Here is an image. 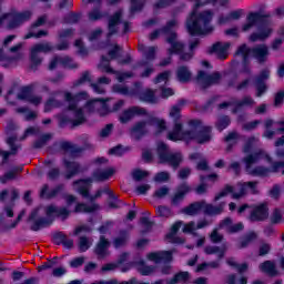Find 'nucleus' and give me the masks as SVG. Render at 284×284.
Returning <instances> with one entry per match:
<instances>
[{
  "label": "nucleus",
  "mask_w": 284,
  "mask_h": 284,
  "mask_svg": "<svg viewBox=\"0 0 284 284\" xmlns=\"http://www.w3.org/2000/svg\"><path fill=\"white\" fill-rule=\"evenodd\" d=\"M223 227H227L229 234H239V232L245 230V224L243 222L232 224V217H225L219 223V230H223Z\"/></svg>",
  "instance_id": "obj_28"
},
{
  "label": "nucleus",
  "mask_w": 284,
  "mask_h": 284,
  "mask_svg": "<svg viewBox=\"0 0 284 284\" xmlns=\"http://www.w3.org/2000/svg\"><path fill=\"white\" fill-rule=\"evenodd\" d=\"M54 214L58 219H62V221H65L70 216V210H68V207L65 206L57 207L52 204L48 205L45 207V215L48 216V219H52Z\"/></svg>",
  "instance_id": "obj_26"
},
{
  "label": "nucleus",
  "mask_w": 284,
  "mask_h": 284,
  "mask_svg": "<svg viewBox=\"0 0 284 284\" xmlns=\"http://www.w3.org/2000/svg\"><path fill=\"white\" fill-rule=\"evenodd\" d=\"M112 92L121 94L122 97H136V94H139V89H136V87L134 89H130L125 85L114 84L112 87Z\"/></svg>",
  "instance_id": "obj_36"
},
{
  "label": "nucleus",
  "mask_w": 284,
  "mask_h": 284,
  "mask_svg": "<svg viewBox=\"0 0 284 284\" xmlns=\"http://www.w3.org/2000/svg\"><path fill=\"white\" fill-rule=\"evenodd\" d=\"M89 94L85 91H81L73 95L71 92L64 93V100L69 103L68 110L74 112V119H70L68 116H63L60 120V125H65L67 123H71L72 128H79V125H83L85 123V113L83 109H78L79 101H88Z\"/></svg>",
  "instance_id": "obj_4"
},
{
  "label": "nucleus",
  "mask_w": 284,
  "mask_h": 284,
  "mask_svg": "<svg viewBox=\"0 0 284 284\" xmlns=\"http://www.w3.org/2000/svg\"><path fill=\"white\" fill-rule=\"evenodd\" d=\"M7 23V30H17V28H21L23 23L30 21L32 19V11L24 10V11H11L6 12L0 16V26H3L6 23V20H8Z\"/></svg>",
  "instance_id": "obj_7"
},
{
  "label": "nucleus",
  "mask_w": 284,
  "mask_h": 284,
  "mask_svg": "<svg viewBox=\"0 0 284 284\" xmlns=\"http://www.w3.org/2000/svg\"><path fill=\"white\" fill-rule=\"evenodd\" d=\"M148 114V110L140 108V106H131L124 110L121 115L119 116V121L122 124L130 123L134 116H145Z\"/></svg>",
  "instance_id": "obj_20"
},
{
  "label": "nucleus",
  "mask_w": 284,
  "mask_h": 284,
  "mask_svg": "<svg viewBox=\"0 0 284 284\" xmlns=\"http://www.w3.org/2000/svg\"><path fill=\"white\" fill-rule=\"evenodd\" d=\"M187 281H190V272L180 271L172 278L168 280L166 284L187 283Z\"/></svg>",
  "instance_id": "obj_45"
},
{
  "label": "nucleus",
  "mask_w": 284,
  "mask_h": 284,
  "mask_svg": "<svg viewBox=\"0 0 284 284\" xmlns=\"http://www.w3.org/2000/svg\"><path fill=\"white\" fill-rule=\"evenodd\" d=\"M99 209H100V206H99V204H97V203H93V204H91V205H88V204H85V203H83V202H80V203H78V204L75 205L74 212H75L77 214H79V213L92 214V213H94V212H98Z\"/></svg>",
  "instance_id": "obj_40"
},
{
  "label": "nucleus",
  "mask_w": 284,
  "mask_h": 284,
  "mask_svg": "<svg viewBox=\"0 0 284 284\" xmlns=\"http://www.w3.org/2000/svg\"><path fill=\"white\" fill-rule=\"evenodd\" d=\"M114 175V169L109 168L105 169L104 171L97 170L92 173V178H85V179H79L73 181V185H92V183L95 181L97 183H101L103 181H108L110 176Z\"/></svg>",
  "instance_id": "obj_10"
},
{
  "label": "nucleus",
  "mask_w": 284,
  "mask_h": 284,
  "mask_svg": "<svg viewBox=\"0 0 284 284\" xmlns=\"http://www.w3.org/2000/svg\"><path fill=\"white\" fill-rule=\"evenodd\" d=\"M274 125V120L272 119H266L264 121V132L262 134L263 139H267L268 141H272L274 136H276V131L272 130Z\"/></svg>",
  "instance_id": "obj_46"
},
{
  "label": "nucleus",
  "mask_w": 284,
  "mask_h": 284,
  "mask_svg": "<svg viewBox=\"0 0 284 284\" xmlns=\"http://www.w3.org/2000/svg\"><path fill=\"white\" fill-rule=\"evenodd\" d=\"M103 18V12H101V9L94 8L88 13L89 21H101Z\"/></svg>",
  "instance_id": "obj_64"
},
{
  "label": "nucleus",
  "mask_w": 284,
  "mask_h": 284,
  "mask_svg": "<svg viewBox=\"0 0 284 284\" xmlns=\"http://www.w3.org/2000/svg\"><path fill=\"white\" fill-rule=\"evenodd\" d=\"M32 92H34V84L22 87L18 93L19 101H27Z\"/></svg>",
  "instance_id": "obj_50"
},
{
  "label": "nucleus",
  "mask_w": 284,
  "mask_h": 284,
  "mask_svg": "<svg viewBox=\"0 0 284 284\" xmlns=\"http://www.w3.org/2000/svg\"><path fill=\"white\" fill-rule=\"evenodd\" d=\"M252 54V48L247 47L246 43L241 44L235 51V57H250Z\"/></svg>",
  "instance_id": "obj_62"
},
{
  "label": "nucleus",
  "mask_w": 284,
  "mask_h": 284,
  "mask_svg": "<svg viewBox=\"0 0 284 284\" xmlns=\"http://www.w3.org/2000/svg\"><path fill=\"white\" fill-rule=\"evenodd\" d=\"M90 185L84 184V185H80L78 187V192L79 194L83 197V199H89L90 203H92V205H94V201H97L95 195H91L90 194Z\"/></svg>",
  "instance_id": "obj_55"
},
{
  "label": "nucleus",
  "mask_w": 284,
  "mask_h": 284,
  "mask_svg": "<svg viewBox=\"0 0 284 284\" xmlns=\"http://www.w3.org/2000/svg\"><path fill=\"white\" fill-rule=\"evenodd\" d=\"M187 103V100L180 99L175 105L170 110V116L173 121H181V108Z\"/></svg>",
  "instance_id": "obj_44"
},
{
  "label": "nucleus",
  "mask_w": 284,
  "mask_h": 284,
  "mask_svg": "<svg viewBox=\"0 0 284 284\" xmlns=\"http://www.w3.org/2000/svg\"><path fill=\"white\" fill-rule=\"evenodd\" d=\"M51 148H60L62 152H69L70 154H72V156H74V154H81L82 152L85 151L83 146H77L75 144H72L71 142L68 141L54 142Z\"/></svg>",
  "instance_id": "obj_27"
},
{
  "label": "nucleus",
  "mask_w": 284,
  "mask_h": 284,
  "mask_svg": "<svg viewBox=\"0 0 284 284\" xmlns=\"http://www.w3.org/2000/svg\"><path fill=\"white\" fill-rule=\"evenodd\" d=\"M263 156H265V151L263 149L244 156L243 163L245 164V170H252V165H254V163H258V161H263Z\"/></svg>",
  "instance_id": "obj_32"
},
{
  "label": "nucleus",
  "mask_w": 284,
  "mask_h": 284,
  "mask_svg": "<svg viewBox=\"0 0 284 284\" xmlns=\"http://www.w3.org/2000/svg\"><path fill=\"white\" fill-rule=\"evenodd\" d=\"M50 139H52V134L44 133L38 140H36L33 142L32 148L34 150H41V148H43L45 145V143H48V141H50Z\"/></svg>",
  "instance_id": "obj_58"
},
{
  "label": "nucleus",
  "mask_w": 284,
  "mask_h": 284,
  "mask_svg": "<svg viewBox=\"0 0 284 284\" xmlns=\"http://www.w3.org/2000/svg\"><path fill=\"white\" fill-rule=\"evenodd\" d=\"M179 39V33H171V36L166 37V43L171 45L168 49V54L172 57V54H181L183 50H185V44L183 42L176 41Z\"/></svg>",
  "instance_id": "obj_24"
},
{
  "label": "nucleus",
  "mask_w": 284,
  "mask_h": 284,
  "mask_svg": "<svg viewBox=\"0 0 284 284\" xmlns=\"http://www.w3.org/2000/svg\"><path fill=\"white\" fill-rule=\"evenodd\" d=\"M114 250L125 247L130 243V231L128 229H121L112 241Z\"/></svg>",
  "instance_id": "obj_31"
},
{
  "label": "nucleus",
  "mask_w": 284,
  "mask_h": 284,
  "mask_svg": "<svg viewBox=\"0 0 284 284\" xmlns=\"http://www.w3.org/2000/svg\"><path fill=\"white\" fill-rule=\"evenodd\" d=\"M23 168H14L11 171H8L0 178V183L6 184L8 181H14L17 179V173L22 172Z\"/></svg>",
  "instance_id": "obj_53"
},
{
  "label": "nucleus",
  "mask_w": 284,
  "mask_h": 284,
  "mask_svg": "<svg viewBox=\"0 0 284 284\" xmlns=\"http://www.w3.org/2000/svg\"><path fill=\"white\" fill-rule=\"evenodd\" d=\"M176 77L180 83H190V81L192 80V72H190V69H187V67L181 65L176 70Z\"/></svg>",
  "instance_id": "obj_41"
},
{
  "label": "nucleus",
  "mask_w": 284,
  "mask_h": 284,
  "mask_svg": "<svg viewBox=\"0 0 284 284\" xmlns=\"http://www.w3.org/2000/svg\"><path fill=\"white\" fill-rule=\"evenodd\" d=\"M189 126L196 131V143L199 145H205V143H210L213 139L212 126L203 125V121L199 119H193L189 121ZM200 128V130H199Z\"/></svg>",
  "instance_id": "obj_9"
},
{
  "label": "nucleus",
  "mask_w": 284,
  "mask_h": 284,
  "mask_svg": "<svg viewBox=\"0 0 284 284\" xmlns=\"http://www.w3.org/2000/svg\"><path fill=\"white\" fill-rule=\"evenodd\" d=\"M156 214L160 219H170V216H172V209L165 205H160L156 209Z\"/></svg>",
  "instance_id": "obj_60"
},
{
  "label": "nucleus",
  "mask_w": 284,
  "mask_h": 284,
  "mask_svg": "<svg viewBox=\"0 0 284 284\" xmlns=\"http://www.w3.org/2000/svg\"><path fill=\"white\" fill-rule=\"evenodd\" d=\"M52 239L55 245H63L67 250L74 247V240L68 239V235L61 231L53 233Z\"/></svg>",
  "instance_id": "obj_33"
},
{
  "label": "nucleus",
  "mask_w": 284,
  "mask_h": 284,
  "mask_svg": "<svg viewBox=\"0 0 284 284\" xmlns=\"http://www.w3.org/2000/svg\"><path fill=\"white\" fill-rule=\"evenodd\" d=\"M7 145L10 148V153L14 156L19 152V145H17V135H11L7 139Z\"/></svg>",
  "instance_id": "obj_61"
},
{
  "label": "nucleus",
  "mask_w": 284,
  "mask_h": 284,
  "mask_svg": "<svg viewBox=\"0 0 284 284\" xmlns=\"http://www.w3.org/2000/svg\"><path fill=\"white\" fill-rule=\"evenodd\" d=\"M230 42H215L209 49V54H216L217 59L225 60L227 59V50H230Z\"/></svg>",
  "instance_id": "obj_29"
},
{
  "label": "nucleus",
  "mask_w": 284,
  "mask_h": 284,
  "mask_svg": "<svg viewBox=\"0 0 284 284\" xmlns=\"http://www.w3.org/2000/svg\"><path fill=\"white\" fill-rule=\"evenodd\" d=\"M136 265L138 272L141 274V276H150L156 272V266L145 264L144 260L138 261Z\"/></svg>",
  "instance_id": "obj_43"
},
{
  "label": "nucleus",
  "mask_w": 284,
  "mask_h": 284,
  "mask_svg": "<svg viewBox=\"0 0 284 284\" xmlns=\"http://www.w3.org/2000/svg\"><path fill=\"white\" fill-rule=\"evenodd\" d=\"M62 164L67 170L64 174V179H67V181H70V179H74V176L79 174L88 172V166H82L81 163L77 161H70L68 159H64L62 161Z\"/></svg>",
  "instance_id": "obj_11"
},
{
  "label": "nucleus",
  "mask_w": 284,
  "mask_h": 284,
  "mask_svg": "<svg viewBox=\"0 0 284 284\" xmlns=\"http://www.w3.org/2000/svg\"><path fill=\"white\" fill-rule=\"evenodd\" d=\"M182 141L190 143L191 141L196 142V130H185L182 132Z\"/></svg>",
  "instance_id": "obj_63"
},
{
  "label": "nucleus",
  "mask_w": 284,
  "mask_h": 284,
  "mask_svg": "<svg viewBox=\"0 0 284 284\" xmlns=\"http://www.w3.org/2000/svg\"><path fill=\"white\" fill-rule=\"evenodd\" d=\"M148 124L149 122L145 120L135 122L129 130L131 139H133V141H141L143 136H148Z\"/></svg>",
  "instance_id": "obj_21"
},
{
  "label": "nucleus",
  "mask_w": 284,
  "mask_h": 284,
  "mask_svg": "<svg viewBox=\"0 0 284 284\" xmlns=\"http://www.w3.org/2000/svg\"><path fill=\"white\" fill-rule=\"evenodd\" d=\"M38 216H39V210L37 209L33 210L29 215V221L31 222V225H30L31 232H39V230H43L52 225V220L48 217H38Z\"/></svg>",
  "instance_id": "obj_17"
},
{
  "label": "nucleus",
  "mask_w": 284,
  "mask_h": 284,
  "mask_svg": "<svg viewBox=\"0 0 284 284\" xmlns=\"http://www.w3.org/2000/svg\"><path fill=\"white\" fill-rule=\"evenodd\" d=\"M229 194H232V199H234V194H237L234 192V186L226 184L224 185L223 190L215 194L214 202L221 201V199H224V196H227Z\"/></svg>",
  "instance_id": "obj_49"
},
{
  "label": "nucleus",
  "mask_w": 284,
  "mask_h": 284,
  "mask_svg": "<svg viewBox=\"0 0 284 284\" xmlns=\"http://www.w3.org/2000/svg\"><path fill=\"white\" fill-rule=\"evenodd\" d=\"M83 19L82 12L70 11L63 17V23L67 26H77Z\"/></svg>",
  "instance_id": "obj_42"
},
{
  "label": "nucleus",
  "mask_w": 284,
  "mask_h": 284,
  "mask_svg": "<svg viewBox=\"0 0 284 284\" xmlns=\"http://www.w3.org/2000/svg\"><path fill=\"white\" fill-rule=\"evenodd\" d=\"M231 123L232 120H230V115H222L215 123V128L219 132H223V130H227V128H230Z\"/></svg>",
  "instance_id": "obj_54"
},
{
  "label": "nucleus",
  "mask_w": 284,
  "mask_h": 284,
  "mask_svg": "<svg viewBox=\"0 0 284 284\" xmlns=\"http://www.w3.org/2000/svg\"><path fill=\"white\" fill-rule=\"evenodd\" d=\"M271 77L270 69H262L254 78V85L256 90V97L261 98L267 92V81Z\"/></svg>",
  "instance_id": "obj_13"
},
{
  "label": "nucleus",
  "mask_w": 284,
  "mask_h": 284,
  "mask_svg": "<svg viewBox=\"0 0 284 284\" xmlns=\"http://www.w3.org/2000/svg\"><path fill=\"white\" fill-rule=\"evenodd\" d=\"M49 190H50V185L43 184L40 190V199H45L47 201L57 199V196H59V194H61V192L65 190V184L60 183L55 185L51 191Z\"/></svg>",
  "instance_id": "obj_23"
},
{
  "label": "nucleus",
  "mask_w": 284,
  "mask_h": 284,
  "mask_svg": "<svg viewBox=\"0 0 284 284\" xmlns=\"http://www.w3.org/2000/svg\"><path fill=\"white\" fill-rule=\"evenodd\" d=\"M261 272L264 274H268V276H278V270L276 268V264L270 260L264 261L260 264Z\"/></svg>",
  "instance_id": "obj_39"
},
{
  "label": "nucleus",
  "mask_w": 284,
  "mask_h": 284,
  "mask_svg": "<svg viewBox=\"0 0 284 284\" xmlns=\"http://www.w3.org/2000/svg\"><path fill=\"white\" fill-rule=\"evenodd\" d=\"M225 252H227V246H225V244H223L221 247L212 245H207L204 247V254H206L207 256H212V254H217L219 261L225 258Z\"/></svg>",
  "instance_id": "obj_35"
},
{
  "label": "nucleus",
  "mask_w": 284,
  "mask_h": 284,
  "mask_svg": "<svg viewBox=\"0 0 284 284\" xmlns=\"http://www.w3.org/2000/svg\"><path fill=\"white\" fill-rule=\"evenodd\" d=\"M60 65L67 68L68 70H77V68H79V63L74 62V60H72V58L69 55L63 58L60 57Z\"/></svg>",
  "instance_id": "obj_59"
},
{
  "label": "nucleus",
  "mask_w": 284,
  "mask_h": 284,
  "mask_svg": "<svg viewBox=\"0 0 284 284\" xmlns=\"http://www.w3.org/2000/svg\"><path fill=\"white\" fill-rule=\"evenodd\" d=\"M172 251H160V252H151L146 255V258L149 261H153V263H164L166 265L161 267V274H164V276L170 275V272L172 271V266L170 263L174 261Z\"/></svg>",
  "instance_id": "obj_8"
},
{
  "label": "nucleus",
  "mask_w": 284,
  "mask_h": 284,
  "mask_svg": "<svg viewBox=\"0 0 284 284\" xmlns=\"http://www.w3.org/2000/svg\"><path fill=\"white\" fill-rule=\"evenodd\" d=\"M77 30L74 28H67L58 31V41L59 43L55 44V47H52L50 42L45 43H37L31 48V53H30V69L31 70H37L41 63H43V59L39 57V52H43L44 54H48V52H52V50H58L59 52H63L65 50H70V40L74 37V32Z\"/></svg>",
  "instance_id": "obj_2"
},
{
  "label": "nucleus",
  "mask_w": 284,
  "mask_h": 284,
  "mask_svg": "<svg viewBox=\"0 0 284 284\" xmlns=\"http://www.w3.org/2000/svg\"><path fill=\"white\" fill-rule=\"evenodd\" d=\"M98 101L101 103V108L98 109L99 116H108V114H112V109H110V104H108L110 98H100Z\"/></svg>",
  "instance_id": "obj_48"
},
{
  "label": "nucleus",
  "mask_w": 284,
  "mask_h": 284,
  "mask_svg": "<svg viewBox=\"0 0 284 284\" xmlns=\"http://www.w3.org/2000/svg\"><path fill=\"white\" fill-rule=\"evenodd\" d=\"M226 265H230V267H235L239 274H244V272H247V270L250 268V265L246 262L242 264L234 262V257H230L229 260H226Z\"/></svg>",
  "instance_id": "obj_52"
},
{
  "label": "nucleus",
  "mask_w": 284,
  "mask_h": 284,
  "mask_svg": "<svg viewBox=\"0 0 284 284\" xmlns=\"http://www.w3.org/2000/svg\"><path fill=\"white\" fill-rule=\"evenodd\" d=\"M133 85L138 89V94L135 97H138L142 103H150L151 105H156V103H159V98L154 90L145 89L144 91H141V82H134Z\"/></svg>",
  "instance_id": "obj_18"
},
{
  "label": "nucleus",
  "mask_w": 284,
  "mask_h": 284,
  "mask_svg": "<svg viewBox=\"0 0 284 284\" xmlns=\"http://www.w3.org/2000/svg\"><path fill=\"white\" fill-rule=\"evenodd\" d=\"M247 174H250V176H260V179H265L267 176H270V174L274 173V171L271 168L264 166V165H257L255 168H251L248 170H246Z\"/></svg>",
  "instance_id": "obj_34"
},
{
  "label": "nucleus",
  "mask_w": 284,
  "mask_h": 284,
  "mask_svg": "<svg viewBox=\"0 0 284 284\" xmlns=\"http://www.w3.org/2000/svg\"><path fill=\"white\" fill-rule=\"evenodd\" d=\"M224 205L220 203L219 205L210 204L205 200L196 201L182 209V214L186 216H196L197 214H205V216H219L223 214Z\"/></svg>",
  "instance_id": "obj_5"
},
{
  "label": "nucleus",
  "mask_w": 284,
  "mask_h": 284,
  "mask_svg": "<svg viewBox=\"0 0 284 284\" xmlns=\"http://www.w3.org/2000/svg\"><path fill=\"white\" fill-rule=\"evenodd\" d=\"M110 241L105 237V235H101L99 242L95 245L94 254L99 256V258H105L108 254H110Z\"/></svg>",
  "instance_id": "obj_30"
},
{
  "label": "nucleus",
  "mask_w": 284,
  "mask_h": 284,
  "mask_svg": "<svg viewBox=\"0 0 284 284\" xmlns=\"http://www.w3.org/2000/svg\"><path fill=\"white\" fill-rule=\"evenodd\" d=\"M256 239H258V234H256L254 231H250L248 233L244 234L240 239L239 250H245V247H250V244L254 243Z\"/></svg>",
  "instance_id": "obj_38"
},
{
  "label": "nucleus",
  "mask_w": 284,
  "mask_h": 284,
  "mask_svg": "<svg viewBox=\"0 0 284 284\" xmlns=\"http://www.w3.org/2000/svg\"><path fill=\"white\" fill-rule=\"evenodd\" d=\"M197 81L201 82L202 90H207L210 85H214L221 81V73L214 72L212 74H207V72L201 70L197 72Z\"/></svg>",
  "instance_id": "obj_19"
},
{
  "label": "nucleus",
  "mask_w": 284,
  "mask_h": 284,
  "mask_svg": "<svg viewBox=\"0 0 284 284\" xmlns=\"http://www.w3.org/2000/svg\"><path fill=\"white\" fill-rule=\"evenodd\" d=\"M130 150H132V146H123L118 144L109 150V154L113 156H123V154H126V152H130Z\"/></svg>",
  "instance_id": "obj_57"
},
{
  "label": "nucleus",
  "mask_w": 284,
  "mask_h": 284,
  "mask_svg": "<svg viewBox=\"0 0 284 284\" xmlns=\"http://www.w3.org/2000/svg\"><path fill=\"white\" fill-rule=\"evenodd\" d=\"M267 219H270V207L265 203L255 205L248 215L251 223H263Z\"/></svg>",
  "instance_id": "obj_16"
},
{
  "label": "nucleus",
  "mask_w": 284,
  "mask_h": 284,
  "mask_svg": "<svg viewBox=\"0 0 284 284\" xmlns=\"http://www.w3.org/2000/svg\"><path fill=\"white\" fill-rule=\"evenodd\" d=\"M156 155L162 165H170L172 170L180 169L183 163V153L181 151L172 152L165 142L158 143Z\"/></svg>",
  "instance_id": "obj_6"
},
{
  "label": "nucleus",
  "mask_w": 284,
  "mask_h": 284,
  "mask_svg": "<svg viewBox=\"0 0 284 284\" xmlns=\"http://www.w3.org/2000/svg\"><path fill=\"white\" fill-rule=\"evenodd\" d=\"M149 125L156 126V134H161L168 130V125L165 124V120H161L159 118L152 116L148 120Z\"/></svg>",
  "instance_id": "obj_47"
},
{
  "label": "nucleus",
  "mask_w": 284,
  "mask_h": 284,
  "mask_svg": "<svg viewBox=\"0 0 284 284\" xmlns=\"http://www.w3.org/2000/svg\"><path fill=\"white\" fill-rule=\"evenodd\" d=\"M214 13L211 10L193 11L186 19V30L190 37H207L214 32L212 23Z\"/></svg>",
  "instance_id": "obj_3"
},
{
  "label": "nucleus",
  "mask_w": 284,
  "mask_h": 284,
  "mask_svg": "<svg viewBox=\"0 0 284 284\" xmlns=\"http://www.w3.org/2000/svg\"><path fill=\"white\" fill-rule=\"evenodd\" d=\"M123 19V11L118 10L115 11L110 18H109V23H108V34L106 37L110 39V37H114L116 32H119V26L122 22Z\"/></svg>",
  "instance_id": "obj_25"
},
{
  "label": "nucleus",
  "mask_w": 284,
  "mask_h": 284,
  "mask_svg": "<svg viewBox=\"0 0 284 284\" xmlns=\"http://www.w3.org/2000/svg\"><path fill=\"white\" fill-rule=\"evenodd\" d=\"M252 57L260 65L267 63V59H270V47H267V44H257L256 47H253Z\"/></svg>",
  "instance_id": "obj_22"
},
{
  "label": "nucleus",
  "mask_w": 284,
  "mask_h": 284,
  "mask_svg": "<svg viewBox=\"0 0 284 284\" xmlns=\"http://www.w3.org/2000/svg\"><path fill=\"white\" fill-rule=\"evenodd\" d=\"M272 14L263 13L262 11H251L246 16V23L242 26V32H247L252 28H256L257 32L250 34V41L256 43V41H267L274 29H272Z\"/></svg>",
  "instance_id": "obj_1"
},
{
  "label": "nucleus",
  "mask_w": 284,
  "mask_h": 284,
  "mask_svg": "<svg viewBox=\"0 0 284 284\" xmlns=\"http://www.w3.org/2000/svg\"><path fill=\"white\" fill-rule=\"evenodd\" d=\"M99 68L106 74H116V71L110 65V59L106 55H101V64Z\"/></svg>",
  "instance_id": "obj_56"
},
{
  "label": "nucleus",
  "mask_w": 284,
  "mask_h": 284,
  "mask_svg": "<svg viewBox=\"0 0 284 284\" xmlns=\"http://www.w3.org/2000/svg\"><path fill=\"white\" fill-rule=\"evenodd\" d=\"M254 103H256L254 101V99H252V97L250 95H245L242 100H235L233 102H222L219 104V110H225V108H230L231 105H233L232 109V114H239V112H241V110H243V108L248 106L252 108V105H254Z\"/></svg>",
  "instance_id": "obj_12"
},
{
  "label": "nucleus",
  "mask_w": 284,
  "mask_h": 284,
  "mask_svg": "<svg viewBox=\"0 0 284 284\" xmlns=\"http://www.w3.org/2000/svg\"><path fill=\"white\" fill-rule=\"evenodd\" d=\"M102 194H108L109 199L112 200L109 202V207H111L112 210H119V207H121V205H125V203H123V201L119 200V196H116V194H114V192L112 190H110V187H104L102 190Z\"/></svg>",
  "instance_id": "obj_37"
},
{
  "label": "nucleus",
  "mask_w": 284,
  "mask_h": 284,
  "mask_svg": "<svg viewBox=\"0 0 284 284\" xmlns=\"http://www.w3.org/2000/svg\"><path fill=\"white\" fill-rule=\"evenodd\" d=\"M192 192V186L187 182H182L175 187V192L171 197V205L179 207L185 201V197Z\"/></svg>",
  "instance_id": "obj_15"
},
{
  "label": "nucleus",
  "mask_w": 284,
  "mask_h": 284,
  "mask_svg": "<svg viewBox=\"0 0 284 284\" xmlns=\"http://www.w3.org/2000/svg\"><path fill=\"white\" fill-rule=\"evenodd\" d=\"M239 186H240V192L233 193V199L235 201L243 199V196H247V194H252L253 196H256L260 194L258 181L242 182V183H239Z\"/></svg>",
  "instance_id": "obj_14"
},
{
  "label": "nucleus",
  "mask_w": 284,
  "mask_h": 284,
  "mask_svg": "<svg viewBox=\"0 0 284 284\" xmlns=\"http://www.w3.org/2000/svg\"><path fill=\"white\" fill-rule=\"evenodd\" d=\"M176 19L169 20L164 27L161 28V33L166 34L168 37H172V33L176 34L174 28L178 26Z\"/></svg>",
  "instance_id": "obj_51"
}]
</instances>
